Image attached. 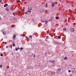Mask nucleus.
I'll return each instance as SVG.
<instances>
[{
  "label": "nucleus",
  "mask_w": 76,
  "mask_h": 76,
  "mask_svg": "<svg viewBox=\"0 0 76 76\" xmlns=\"http://www.w3.org/2000/svg\"><path fill=\"white\" fill-rule=\"evenodd\" d=\"M54 42L55 44H58V45H60V43L58 42L55 41Z\"/></svg>",
  "instance_id": "1"
},
{
  "label": "nucleus",
  "mask_w": 76,
  "mask_h": 76,
  "mask_svg": "<svg viewBox=\"0 0 76 76\" xmlns=\"http://www.w3.org/2000/svg\"><path fill=\"white\" fill-rule=\"evenodd\" d=\"M5 10L7 11H9V8H8V7H7L5 8Z\"/></svg>",
  "instance_id": "2"
},
{
  "label": "nucleus",
  "mask_w": 76,
  "mask_h": 76,
  "mask_svg": "<svg viewBox=\"0 0 76 76\" xmlns=\"http://www.w3.org/2000/svg\"><path fill=\"white\" fill-rule=\"evenodd\" d=\"M72 32H74V31H75V29L73 28H72L71 30Z\"/></svg>",
  "instance_id": "3"
},
{
  "label": "nucleus",
  "mask_w": 76,
  "mask_h": 76,
  "mask_svg": "<svg viewBox=\"0 0 76 76\" xmlns=\"http://www.w3.org/2000/svg\"><path fill=\"white\" fill-rule=\"evenodd\" d=\"M52 7H54V4L53 3H52Z\"/></svg>",
  "instance_id": "4"
},
{
  "label": "nucleus",
  "mask_w": 76,
  "mask_h": 76,
  "mask_svg": "<svg viewBox=\"0 0 76 76\" xmlns=\"http://www.w3.org/2000/svg\"><path fill=\"white\" fill-rule=\"evenodd\" d=\"M45 24L48 23V22H47V20H45Z\"/></svg>",
  "instance_id": "5"
},
{
  "label": "nucleus",
  "mask_w": 76,
  "mask_h": 76,
  "mask_svg": "<svg viewBox=\"0 0 76 76\" xmlns=\"http://www.w3.org/2000/svg\"><path fill=\"white\" fill-rule=\"evenodd\" d=\"M72 72V73H74V72H76V71L75 70H74L73 71H71Z\"/></svg>",
  "instance_id": "6"
},
{
  "label": "nucleus",
  "mask_w": 76,
  "mask_h": 76,
  "mask_svg": "<svg viewBox=\"0 0 76 76\" xmlns=\"http://www.w3.org/2000/svg\"><path fill=\"white\" fill-rule=\"evenodd\" d=\"M15 38H16V36L14 35L13 37V39H14Z\"/></svg>",
  "instance_id": "7"
},
{
  "label": "nucleus",
  "mask_w": 76,
  "mask_h": 76,
  "mask_svg": "<svg viewBox=\"0 0 76 76\" xmlns=\"http://www.w3.org/2000/svg\"><path fill=\"white\" fill-rule=\"evenodd\" d=\"M49 61L50 62H51V63H53V62H55V61Z\"/></svg>",
  "instance_id": "8"
},
{
  "label": "nucleus",
  "mask_w": 76,
  "mask_h": 76,
  "mask_svg": "<svg viewBox=\"0 0 76 76\" xmlns=\"http://www.w3.org/2000/svg\"><path fill=\"white\" fill-rule=\"evenodd\" d=\"M40 12H44V10L42 9L41 11H40Z\"/></svg>",
  "instance_id": "9"
},
{
  "label": "nucleus",
  "mask_w": 76,
  "mask_h": 76,
  "mask_svg": "<svg viewBox=\"0 0 76 76\" xmlns=\"http://www.w3.org/2000/svg\"><path fill=\"white\" fill-rule=\"evenodd\" d=\"M64 60H67V57H66L65 58H64Z\"/></svg>",
  "instance_id": "10"
},
{
  "label": "nucleus",
  "mask_w": 76,
  "mask_h": 76,
  "mask_svg": "<svg viewBox=\"0 0 76 76\" xmlns=\"http://www.w3.org/2000/svg\"><path fill=\"white\" fill-rule=\"evenodd\" d=\"M58 38L59 39H61V36H58Z\"/></svg>",
  "instance_id": "11"
},
{
  "label": "nucleus",
  "mask_w": 76,
  "mask_h": 76,
  "mask_svg": "<svg viewBox=\"0 0 76 76\" xmlns=\"http://www.w3.org/2000/svg\"><path fill=\"white\" fill-rule=\"evenodd\" d=\"M28 10H32V8H30L29 7H28Z\"/></svg>",
  "instance_id": "12"
},
{
  "label": "nucleus",
  "mask_w": 76,
  "mask_h": 76,
  "mask_svg": "<svg viewBox=\"0 0 76 76\" xmlns=\"http://www.w3.org/2000/svg\"><path fill=\"white\" fill-rule=\"evenodd\" d=\"M32 36L31 35L29 36V38H32Z\"/></svg>",
  "instance_id": "13"
},
{
  "label": "nucleus",
  "mask_w": 76,
  "mask_h": 76,
  "mask_svg": "<svg viewBox=\"0 0 76 76\" xmlns=\"http://www.w3.org/2000/svg\"><path fill=\"white\" fill-rule=\"evenodd\" d=\"M15 50H16V51H18V48H16Z\"/></svg>",
  "instance_id": "14"
},
{
  "label": "nucleus",
  "mask_w": 76,
  "mask_h": 76,
  "mask_svg": "<svg viewBox=\"0 0 76 76\" xmlns=\"http://www.w3.org/2000/svg\"><path fill=\"white\" fill-rule=\"evenodd\" d=\"M20 50H23V48H21Z\"/></svg>",
  "instance_id": "15"
},
{
  "label": "nucleus",
  "mask_w": 76,
  "mask_h": 76,
  "mask_svg": "<svg viewBox=\"0 0 76 76\" xmlns=\"http://www.w3.org/2000/svg\"><path fill=\"white\" fill-rule=\"evenodd\" d=\"M63 30L64 31H66V28H64Z\"/></svg>",
  "instance_id": "16"
},
{
  "label": "nucleus",
  "mask_w": 76,
  "mask_h": 76,
  "mask_svg": "<svg viewBox=\"0 0 76 76\" xmlns=\"http://www.w3.org/2000/svg\"><path fill=\"white\" fill-rule=\"evenodd\" d=\"M12 45L13 47H15V44H13Z\"/></svg>",
  "instance_id": "17"
},
{
  "label": "nucleus",
  "mask_w": 76,
  "mask_h": 76,
  "mask_svg": "<svg viewBox=\"0 0 76 76\" xmlns=\"http://www.w3.org/2000/svg\"><path fill=\"white\" fill-rule=\"evenodd\" d=\"M68 72L69 73H70V72H71V71H70V70H69Z\"/></svg>",
  "instance_id": "18"
},
{
  "label": "nucleus",
  "mask_w": 76,
  "mask_h": 76,
  "mask_svg": "<svg viewBox=\"0 0 76 76\" xmlns=\"http://www.w3.org/2000/svg\"><path fill=\"white\" fill-rule=\"evenodd\" d=\"M27 12H31V11H29V10H28Z\"/></svg>",
  "instance_id": "19"
},
{
  "label": "nucleus",
  "mask_w": 76,
  "mask_h": 76,
  "mask_svg": "<svg viewBox=\"0 0 76 76\" xmlns=\"http://www.w3.org/2000/svg\"><path fill=\"white\" fill-rule=\"evenodd\" d=\"M18 2L19 3H20V0H18Z\"/></svg>",
  "instance_id": "20"
},
{
  "label": "nucleus",
  "mask_w": 76,
  "mask_h": 76,
  "mask_svg": "<svg viewBox=\"0 0 76 76\" xmlns=\"http://www.w3.org/2000/svg\"><path fill=\"white\" fill-rule=\"evenodd\" d=\"M3 56V55L2 54H1V56L2 57V56Z\"/></svg>",
  "instance_id": "21"
},
{
  "label": "nucleus",
  "mask_w": 76,
  "mask_h": 76,
  "mask_svg": "<svg viewBox=\"0 0 76 76\" xmlns=\"http://www.w3.org/2000/svg\"><path fill=\"white\" fill-rule=\"evenodd\" d=\"M56 19H58V17H56Z\"/></svg>",
  "instance_id": "22"
},
{
  "label": "nucleus",
  "mask_w": 76,
  "mask_h": 76,
  "mask_svg": "<svg viewBox=\"0 0 76 76\" xmlns=\"http://www.w3.org/2000/svg\"><path fill=\"white\" fill-rule=\"evenodd\" d=\"M0 67L1 68V67H2V65H1V66H0Z\"/></svg>",
  "instance_id": "23"
},
{
  "label": "nucleus",
  "mask_w": 76,
  "mask_h": 76,
  "mask_svg": "<svg viewBox=\"0 0 76 76\" xmlns=\"http://www.w3.org/2000/svg\"><path fill=\"white\" fill-rule=\"evenodd\" d=\"M6 4H5L4 5V7H6Z\"/></svg>",
  "instance_id": "24"
},
{
  "label": "nucleus",
  "mask_w": 76,
  "mask_h": 76,
  "mask_svg": "<svg viewBox=\"0 0 76 76\" xmlns=\"http://www.w3.org/2000/svg\"><path fill=\"white\" fill-rule=\"evenodd\" d=\"M46 7H48L47 4H46Z\"/></svg>",
  "instance_id": "25"
},
{
  "label": "nucleus",
  "mask_w": 76,
  "mask_h": 76,
  "mask_svg": "<svg viewBox=\"0 0 76 76\" xmlns=\"http://www.w3.org/2000/svg\"><path fill=\"white\" fill-rule=\"evenodd\" d=\"M20 13H23V12H22V11H20Z\"/></svg>",
  "instance_id": "26"
},
{
  "label": "nucleus",
  "mask_w": 76,
  "mask_h": 76,
  "mask_svg": "<svg viewBox=\"0 0 76 76\" xmlns=\"http://www.w3.org/2000/svg\"><path fill=\"white\" fill-rule=\"evenodd\" d=\"M3 35H5L6 34V33H3Z\"/></svg>",
  "instance_id": "27"
},
{
  "label": "nucleus",
  "mask_w": 76,
  "mask_h": 76,
  "mask_svg": "<svg viewBox=\"0 0 76 76\" xmlns=\"http://www.w3.org/2000/svg\"><path fill=\"white\" fill-rule=\"evenodd\" d=\"M58 70H59V71H60V70H61V69H58Z\"/></svg>",
  "instance_id": "28"
},
{
  "label": "nucleus",
  "mask_w": 76,
  "mask_h": 76,
  "mask_svg": "<svg viewBox=\"0 0 76 76\" xmlns=\"http://www.w3.org/2000/svg\"><path fill=\"white\" fill-rule=\"evenodd\" d=\"M33 57H35V54H34Z\"/></svg>",
  "instance_id": "29"
},
{
  "label": "nucleus",
  "mask_w": 76,
  "mask_h": 76,
  "mask_svg": "<svg viewBox=\"0 0 76 76\" xmlns=\"http://www.w3.org/2000/svg\"><path fill=\"white\" fill-rule=\"evenodd\" d=\"M6 6H8V5L7 4H5Z\"/></svg>",
  "instance_id": "30"
},
{
  "label": "nucleus",
  "mask_w": 76,
  "mask_h": 76,
  "mask_svg": "<svg viewBox=\"0 0 76 76\" xmlns=\"http://www.w3.org/2000/svg\"><path fill=\"white\" fill-rule=\"evenodd\" d=\"M25 34H23V37H25Z\"/></svg>",
  "instance_id": "31"
},
{
  "label": "nucleus",
  "mask_w": 76,
  "mask_h": 76,
  "mask_svg": "<svg viewBox=\"0 0 76 76\" xmlns=\"http://www.w3.org/2000/svg\"><path fill=\"white\" fill-rule=\"evenodd\" d=\"M2 1V0H0V2H1Z\"/></svg>",
  "instance_id": "32"
},
{
  "label": "nucleus",
  "mask_w": 76,
  "mask_h": 76,
  "mask_svg": "<svg viewBox=\"0 0 76 76\" xmlns=\"http://www.w3.org/2000/svg\"><path fill=\"white\" fill-rule=\"evenodd\" d=\"M4 44H5V45L7 44V43L5 42V43H4Z\"/></svg>",
  "instance_id": "33"
},
{
  "label": "nucleus",
  "mask_w": 76,
  "mask_h": 76,
  "mask_svg": "<svg viewBox=\"0 0 76 76\" xmlns=\"http://www.w3.org/2000/svg\"><path fill=\"white\" fill-rule=\"evenodd\" d=\"M12 14L13 15H15V13H13Z\"/></svg>",
  "instance_id": "34"
},
{
  "label": "nucleus",
  "mask_w": 76,
  "mask_h": 76,
  "mask_svg": "<svg viewBox=\"0 0 76 76\" xmlns=\"http://www.w3.org/2000/svg\"><path fill=\"white\" fill-rule=\"evenodd\" d=\"M18 50H20V48H18Z\"/></svg>",
  "instance_id": "35"
},
{
  "label": "nucleus",
  "mask_w": 76,
  "mask_h": 76,
  "mask_svg": "<svg viewBox=\"0 0 76 76\" xmlns=\"http://www.w3.org/2000/svg\"><path fill=\"white\" fill-rule=\"evenodd\" d=\"M1 4H3V2H2V3H1Z\"/></svg>",
  "instance_id": "36"
},
{
  "label": "nucleus",
  "mask_w": 76,
  "mask_h": 76,
  "mask_svg": "<svg viewBox=\"0 0 76 76\" xmlns=\"http://www.w3.org/2000/svg\"><path fill=\"white\" fill-rule=\"evenodd\" d=\"M70 76H72V75H70Z\"/></svg>",
  "instance_id": "37"
},
{
  "label": "nucleus",
  "mask_w": 76,
  "mask_h": 76,
  "mask_svg": "<svg viewBox=\"0 0 76 76\" xmlns=\"http://www.w3.org/2000/svg\"><path fill=\"white\" fill-rule=\"evenodd\" d=\"M45 54H47V53H45Z\"/></svg>",
  "instance_id": "38"
},
{
  "label": "nucleus",
  "mask_w": 76,
  "mask_h": 76,
  "mask_svg": "<svg viewBox=\"0 0 76 76\" xmlns=\"http://www.w3.org/2000/svg\"><path fill=\"white\" fill-rule=\"evenodd\" d=\"M26 14H27V12H26Z\"/></svg>",
  "instance_id": "39"
},
{
  "label": "nucleus",
  "mask_w": 76,
  "mask_h": 76,
  "mask_svg": "<svg viewBox=\"0 0 76 76\" xmlns=\"http://www.w3.org/2000/svg\"><path fill=\"white\" fill-rule=\"evenodd\" d=\"M35 35V34H34L33 35Z\"/></svg>",
  "instance_id": "40"
},
{
  "label": "nucleus",
  "mask_w": 76,
  "mask_h": 76,
  "mask_svg": "<svg viewBox=\"0 0 76 76\" xmlns=\"http://www.w3.org/2000/svg\"><path fill=\"white\" fill-rule=\"evenodd\" d=\"M31 54H33V55L34 54V53H31Z\"/></svg>",
  "instance_id": "41"
},
{
  "label": "nucleus",
  "mask_w": 76,
  "mask_h": 76,
  "mask_svg": "<svg viewBox=\"0 0 76 76\" xmlns=\"http://www.w3.org/2000/svg\"><path fill=\"white\" fill-rule=\"evenodd\" d=\"M48 54H49V55H50V53H48Z\"/></svg>",
  "instance_id": "42"
},
{
  "label": "nucleus",
  "mask_w": 76,
  "mask_h": 76,
  "mask_svg": "<svg viewBox=\"0 0 76 76\" xmlns=\"http://www.w3.org/2000/svg\"><path fill=\"white\" fill-rule=\"evenodd\" d=\"M74 70H75V68H74Z\"/></svg>",
  "instance_id": "43"
},
{
  "label": "nucleus",
  "mask_w": 76,
  "mask_h": 76,
  "mask_svg": "<svg viewBox=\"0 0 76 76\" xmlns=\"http://www.w3.org/2000/svg\"><path fill=\"white\" fill-rule=\"evenodd\" d=\"M65 66H67V65H66H66H65Z\"/></svg>",
  "instance_id": "44"
},
{
  "label": "nucleus",
  "mask_w": 76,
  "mask_h": 76,
  "mask_svg": "<svg viewBox=\"0 0 76 76\" xmlns=\"http://www.w3.org/2000/svg\"><path fill=\"white\" fill-rule=\"evenodd\" d=\"M47 33L48 34V32H47Z\"/></svg>",
  "instance_id": "45"
},
{
  "label": "nucleus",
  "mask_w": 76,
  "mask_h": 76,
  "mask_svg": "<svg viewBox=\"0 0 76 76\" xmlns=\"http://www.w3.org/2000/svg\"><path fill=\"white\" fill-rule=\"evenodd\" d=\"M48 53H49V52H48Z\"/></svg>",
  "instance_id": "46"
}]
</instances>
